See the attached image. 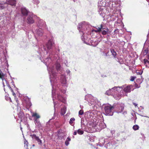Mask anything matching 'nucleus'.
Wrapping results in <instances>:
<instances>
[{
    "mask_svg": "<svg viewBox=\"0 0 149 149\" xmlns=\"http://www.w3.org/2000/svg\"><path fill=\"white\" fill-rule=\"evenodd\" d=\"M24 147H25V146H26V148L27 149L28 148V143L27 141L25 139L24 141Z\"/></svg>",
    "mask_w": 149,
    "mask_h": 149,
    "instance_id": "obj_21",
    "label": "nucleus"
},
{
    "mask_svg": "<svg viewBox=\"0 0 149 149\" xmlns=\"http://www.w3.org/2000/svg\"><path fill=\"white\" fill-rule=\"evenodd\" d=\"M61 65L59 63H57L56 65V69L57 71L60 70Z\"/></svg>",
    "mask_w": 149,
    "mask_h": 149,
    "instance_id": "obj_15",
    "label": "nucleus"
},
{
    "mask_svg": "<svg viewBox=\"0 0 149 149\" xmlns=\"http://www.w3.org/2000/svg\"><path fill=\"white\" fill-rule=\"evenodd\" d=\"M18 116L19 118L20 119L21 122H22L24 117L23 112L22 111H20L18 113Z\"/></svg>",
    "mask_w": 149,
    "mask_h": 149,
    "instance_id": "obj_9",
    "label": "nucleus"
},
{
    "mask_svg": "<svg viewBox=\"0 0 149 149\" xmlns=\"http://www.w3.org/2000/svg\"><path fill=\"white\" fill-rule=\"evenodd\" d=\"M136 72L137 74L141 75L142 74L143 71L141 70H136Z\"/></svg>",
    "mask_w": 149,
    "mask_h": 149,
    "instance_id": "obj_18",
    "label": "nucleus"
},
{
    "mask_svg": "<svg viewBox=\"0 0 149 149\" xmlns=\"http://www.w3.org/2000/svg\"><path fill=\"white\" fill-rule=\"evenodd\" d=\"M62 97L60 95V98H61Z\"/></svg>",
    "mask_w": 149,
    "mask_h": 149,
    "instance_id": "obj_41",
    "label": "nucleus"
},
{
    "mask_svg": "<svg viewBox=\"0 0 149 149\" xmlns=\"http://www.w3.org/2000/svg\"><path fill=\"white\" fill-rule=\"evenodd\" d=\"M75 120V119L74 118H71L69 122L70 124L72 125V124L73 123V121H74Z\"/></svg>",
    "mask_w": 149,
    "mask_h": 149,
    "instance_id": "obj_19",
    "label": "nucleus"
},
{
    "mask_svg": "<svg viewBox=\"0 0 149 149\" xmlns=\"http://www.w3.org/2000/svg\"><path fill=\"white\" fill-rule=\"evenodd\" d=\"M118 88H120V87H114L111 89H109L108 90L106 91L105 94L108 95H110L113 94L116 91H117Z\"/></svg>",
    "mask_w": 149,
    "mask_h": 149,
    "instance_id": "obj_3",
    "label": "nucleus"
},
{
    "mask_svg": "<svg viewBox=\"0 0 149 149\" xmlns=\"http://www.w3.org/2000/svg\"><path fill=\"white\" fill-rule=\"evenodd\" d=\"M146 1L148 2H149V0H146Z\"/></svg>",
    "mask_w": 149,
    "mask_h": 149,
    "instance_id": "obj_39",
    "label": "nucleus"
},
{
    "mask_svg": "<svg viewBox=\"0 0 149 149\" xmlns=\"http://www.w3.org/2000/svg\"><path fill=\"white\" fill-rule=\"evenodd\" d=\"M8 99H9V100L10 101V102H12V100H11V99L10 97H8Z\"/></svg>",
    "mask_w": 149,
    "mask_h": 149,
    "instance_id": "obj_36",
    "label": "nucleus"
},
{
    "mask_svg": "<svg viewBox=\"0 0 149 149\" xmlns=\"http://www.w3.org/2000/svg\"><path fill=\"white\" fill-rule=\"evenodd\" d=\"M21 11L22 15L24 16L27 15L29 13L28 11L24 7H22L21 8Z\"/></svg>",
    "mask_w": 149,
    "mask_h": 149,
    "instance_id": "obj_5",
    "label": "nucleus"
},
{
    "mask_svg": "<svg viewBox=\"0 0 149 149\" xmlns=\"http://www.w3.org/2000/svg\"><path fill=\"white\" fill-rule=\"evenodd\" d=\"M139 128V126L136 125H134L133 127V129L134 130H138Z\"/></svg>",
    "mask_w": 149,
    "mask_h": 149,
    "instance_id": "obj_16",
    "label": "nucleus"
},
{
    "mask_svg": "<svg viewBox=\"0 0 149 149\" xmlns=\"http://www.w3.org/2000/svg\"><path fill=\"white\" fill-rule=\"evenodd\" d=\"M133 104L134 105L135 107H136L137 105V104L135 103H133Z\"/></svg>",
    "mask_w": 149,
    "mask_h": 149,
    "instance_id": "obj_34",
    "label": "nucleus"
},
{
    "mask_svg": "<svg viewBox=\"0 0 149 149\" xmlns=\"http://www.w3.org/2000/svg\"><path fill=\"white\" fill-rule=\"evenodd\" d=\"M96 30L95 31L96 33L100 32L102 31V34L103 35H106L109 31V29L107 28H105L103 27V25L101 24L99 27H96Z\"/></svg>",
    "mask_w": 149,
    "mask_h": 149,
    "instance_id": "obj_1",
    "label": "nucleus"
},
{
    "mask_svg": "<svg viewBox=\"0 0 149 149\" xmlns=\"http://www.w3.org/2000/svg\"><path fill=\"white\" fill-rule=\"evenodd\" d=\"M114 109V106H112L110 104L105 106L104 107V109L106 115L109 116L112 115L113 113L112 112V110Z\"/></svg>",
    "mask_w": 149,
    "mask_h": 149,
    "instance_id": "obj_2",
    "label": "nucleus"
},
{
    "mask_svg": "<svg viewBox=\"0 0 149 149\" xmlns=\"http://www.w3.org/2000/svg\"><path fill=\"white\" fill-rule=\"evenodd\" d=\"M110 51L112 55L114 57H115L117 54L114 50L113 49H111Z\"/></svg>",
    "mask_w": 149,
    "mask_h": 149,
    "instance_id": "obj_14",
    "label": "nucleus"
},
{
    "mask_svg": "<svg viewBox=\"0 0 149 149\" xmlns=\"http://www.w3.org/2000/svg\"><path fill=\"white\" fill-rule=\"evenodd\" d=\"M122 95L121 93L117 94L115 97V98L117 100H119L121 97Z\"/></svg>",
    "mask_w": 149,
    "mask_h": 149,
    "instance_id": "obj_13",
    "label": "nucleus"
},
{
    "mask_svg": "<svg viewBox=\"0 0 149 149\" xmlns=\"http://www.w3.org/2000/svg\"><path fill=\"white\" fill-rule=\"evenodd\" d=\"M16 101L17 103V105H18L19 104V101L17 99L16 100Z\"/></svg>",
    "mask_w": 149,
    "mask_h": 149,
    "instance_id": "obj_37",
    "label": "nucleus"
},
{
    "mask_svg": "<svg viewBox=\"0 0 149 149\" xmlns=\"http://www.w3.org/2000/svg\"><path fill=\"white\" fill-rule=\"evenodd\" d=\"M2 80L3 86L4 87L6 85L8 86V88L10 86L9 83L4 78H3Z\"/></svg>",
    "mask_w": 149,
    "mask_h": 149,
    "instance_id": "obj_10",
    "label": "nucleus"
},
{
    "mask_svg": "<svg viewBox=\"0 0 149 149\" xmlns=\"http://www.w3.org/2000/svg\"><path fill=\"white\" fill-rule=\"evenodd\" d=\"M148 52V49H146L143 51V54L144 55H146Z\"/></svg>",
    "mask_w": 149,
    "mask_h": 149,
    "instance_id": "obj_24",
    "label": "nucleus"
},
{
    "mask_svg": "<svg viewBox=\"0 0 149 149\" xmlns=\"http://www.w3.org/2000/svg\"><path fill=\"white\" fill-rule=\"evenodd\" d=\"M84 113V111L83 110H80L79 112V115H82Z\"/></svg>",
    "mask_w": 149,
    "mask_h": 149,
    "instance_id": "obj_27",
    "label": "nucleus"
},
{
    "mask_svg": "<svg viewBox=\"0 0 149 149\" xmlns=\"http://www.w3.org/2000/svg\"><path fill=\"white\" fill-rule=\"evenodd\" d=\"M66 112L64 108L61 109V113L62 115H64Z\"/></svg>",
    "mask_w": 149,
    "mask_h": 149,
    "instance_id": "obj_22",
    "label": "nucleus"
},
{
    "mask_svg": "<svg viewBox=\"0 0 149 149\" xmlns=\"http://www.w3.org/2000/svg\"><path fill=\"white\" fill-rule=\"evenodd\" d=\"M7 3L11 6H15L17 3V0H8Z\"/></svg>",
    "mask_w": 149,
    "mask_h": 149,
    "instance_id": "obj_8",
    "label": "nucleus"
},
{
    "mask_svg": "<svg viewBox=\"0 0 149 149\" xmlns=\"http://www.w3.org/2000/svg\"><path fill=\"white\" fill-rule=\"evenodd\" d=\"M130 78H131V79H130V81H134V80L136 78V77H135H135L131 76L130 77Z\"/></svg>",
    "mask_w": 149,
    "mask_h": 149,
    "instance_id": "obj_28",
    "label": "nucleus"
},
{
    "mask_svg": "<svg viewBox=\"0 0 149 149\" xmlns=\"http://www.w3.org/2000/svg\"><path fill=\"white\" fill-rule=\"evenodd\" d=\"M69 141L66 140L65 142V144L66 146H68L69 144Z\"/></svg>",
    "mask_w": 149,
    "mask_h": 149,
    "instance_id": "obj_30",
    "label": "nucleus"
},
{
    "mask_svg": "<svg viewBox=\"0 0 149 149\" xmlns=\"http://www.w3.org/2000/svg\"><path fill=\"white\" fill-rule=\"evenodd\" d=\"M54 46V43L52 40H49L47 44V48L48 49L50 50L52 47Z\"/></svg>",
    "mask_w": 149,
    "mask_h": 149,
    "instance_id": "obj_7",
    "label": "nucleus"
},
{
    "mask_svg": "<svg viewBox=\"0 0 149 149\" xmlns=\"http://www.w3.org/2000/svg\"><path fill=\"white\" fill-rule=\"evenodd\" d=\"M32 116L33 117H35L36 118V119H37V120L40 118V116L37 113H33Z\"/></svg>",
    "mask_w": 149,
    "mask_h": 149,
    "instance_id": "obj_12",
    "label": "nucleus"
},
{
    "mask_svg": "<svg viewBox=\"0 0 149 149\" xmlns=\"http://www.w3.org/2000/svg\"><path fill=\"white\" fill-rule=\"evenodd\" d=\"M5 75L1 72H0V79H1L4 78Z\"/></svg>",
    "mask_w": 149,
    "mask_h": 149,
    "instance_id": "obj_23",
    "label": "nucleus"
},
{
    "mask_svg": "<svg viewBox=\"0 0 149 149\" xmlns=\"http://www.w3.org/2000/svg\"><path fill=\"white\" fill-rule=\"evenodd\" d=\"M0 7L1 8V9H3L5 8V7L3 6H0Z\"/></svg>",
    "mask_w": 149,
    "mask_h": 149,
    "instance_id": "obj_35",
    "label": "nucleus"
},
{
    "mask_svg": "<svg viewBox=\"0 0 149 149\" xmlns=\"http://www.w3.org/2000/svg\"><path fill=\"white\" fill-rule=\"evenodd\" d=\"M35 123L36 125H37L38 127L40 128L41 127H42V126L41 124L40 121L38 120H37V119H35Z\"/></svg>",
    "mask_w": 149,
    "mask_h": 149,
    "instance_id": "obj_11",
    "label": "nucleus"
},
{
    "mask_svg": "<svg viewBox=\"0 0 149 149\" xmlns=\"http://www.w3.org/2000/svg\"><path fill=\"white\" fill-rule=\"evenodd\" d=\"M144 63L146 64H149V61H148V60L145 59H144Z\"/></svg>",
    "mask_w": 149,
    "mask_h": 149,
    "instance_id": "obj_26",
    "label": "nucleus"
},
{
    "mask_svg": "<svg viewBox=\"0 0 149 149\" xmlns=\"http://www.w3.org/2000/svg\"><path fill=\"white\" fill-rule=\"evenodd\" d=\"M77 134V132L76 131H75L73 133V134L74 135H76Z\"/></svg>",
    "mask_w": 149,
    "mask_h": 149,
    "instance_id": "obj_33",
    "label": "nucleus"
},
{
    "mask_svg": "<svg viewBox=\"0 0 149 149\" xmlns=\"http://www.w3.org/2000/svg\"><path fill=\"white\" fill-rule=\"evenodd\" d=\"M134 86L136 88H139L140 87V86H138V85L136 84V83H135L134 84Z\"/></svg>",
    "mask_w": 149,
    "mask_h": 149,
    "instance_id": "obj_31",
    "label": "nucleus"
},
{
    "mask_svg": "<svg viewBox=\"0 0 149 149\" xmlns=\"http://www.w3.org/2000/svg\"><path fill=\"white\" fill-rule=\"evenodd\" d=\"M4 90L5 91V88H4Z\"/></svg>",
    "mask_w": 149,
    "mask_h": 149,
    "instance_id": "obj_42",
    "label": "nucleus"
},
{
    "mask_svg": "<svg viewBox=\"0 0 149 149\" xmlns=\"http://www.w3.org/2000/svg\"><path fill=\"white\" fill-rule=\"evenodd\" d=\"M77 132L79 135H82L84 134V132L80 129H79L78 130Z\"/></svg>",
    "mask_w": 149,
    "mask_h": 149,
    "instance_id": "obj_17",
    "label": "nucleus"
},
{
    "mask_svg": "<svg viewBox=\"0 0 149 149\" xmlns=\"http://www.w3.org/2000/svg\"><path fill=\"white\" fill-rule=\"evenodd\" d=\"M9 88L11 90V92L13 93V95L14 97H16V94L14 92L13 90L12 89V88L11 87H10V86L9 87Z\"/></svg>",
    "mask_w": 149,
    "mask_h": 149,
    "instance_id": "obj_25",
    "label": "nucleus"
},
{
    "mask_svg": "<svg viewBox=\"0 0 149 149\" xmlns=\"http://www.w3.org/2000/svg\"><path fill=\"white\" fill-rule=\"evenodd\" d=\"M31 136L32 137V138L33 139H36V140L37 139V138L38 137L37 136L34 134H32L31 135Z\"/></svg>",
    "mask_w": 149,
    "mask_h": 149,
    "instance_id": "obj_20",
    "label": "nucleus"
},
{
    "mask_svg": "<svg viewBox=\"0 0 149 149\" xmlns=\"http://www.w3.org/2000/svg\"><path fill=\"white\" fill-rule=\"evenodd\" d=\"M66 140L68 141H71V139L69 137H68L67 139H66Z\"/></svg>",
    "mask_w": 149,
    "mask_h": 149,
    "instance_id": "obj_32",
    "label": "nucleus"
},
{
    "mask_svg": "<svg viewBox=\"0 0 149 149\" xmlns=\"http://www.w3.org/2000/svg\"><path fill=\"white\" fill-rule=\"evenodd\" d=\"M27 22L29 24H33L34 22V21L32 15H29L27 19Z\"/></svg>",
    "mask_w": 149,
    "mask_h": 149,
    "instance_id": "obj_6",
    "label": "nucleus"
},
{
    "mask_svg": "<svg viewBox=\"0 0 149 149\" xmlns=\"http://www.w3.org/2000/svg\"><path fill=\"white\" fill-rule=\"evenodd\" d=\"M33 146H34V144H33Z\"/></svg>",
    "mask_w": 149,
    "mask_h": 149,
    "instance_id": "obj_40",
    "label": "nucleus"
},
{
    "mask_svg": "<svg viewBox=\"0 0 149 149\" xmlns=\"http://www.w3.org/2000/svg\"><path fill=\"white\" fill-rule=\"evenodd\" d=\"M36 140L38 142L40 143H42V141L40 139H39V137L37 138Z\"/></svg>",
    "mask_w": 149,
    "mask_h": 149,
    "instance_id": "obj_29",
    "label": "nucleus"
},
{
    "mask_svg": "<svg viewBox=\"0 0 149 149\" xmlns=\"http://www.w3.org/2000/svg\"><path fill=\"white\" fill-rule=\"evenodd\" d=\"M59 135H60V134H59V135H58V138L59 139H60V138L59 137Z\"/></svg>",
    "mask_w": 149,
    "mask_h": 149,
    "instance_id": "obj_38",
    "label": "nucleus"
},
{
    "mask_svg": "<svg viewBox=\"0 0 149 149\" xmlns=\"http://www.w3.org/2000/svg\"><path fill=\"white\" fill-rule=\"evenodd\" d=\"M133 86L131 85H129L125 87L123 89V91L126 93H129L131 92V89L132 88Z\"/></svg>",
    "mask_w": 149,
    "mask_h": 149,
    "instance_id": "obj_4",
    "label": "nucleus"
}]
</instances>
